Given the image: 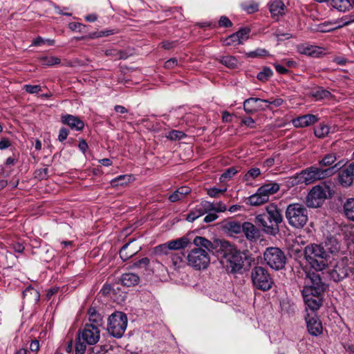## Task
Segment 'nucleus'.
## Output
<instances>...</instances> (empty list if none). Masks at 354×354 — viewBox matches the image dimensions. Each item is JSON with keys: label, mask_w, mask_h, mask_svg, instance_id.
Listing matches in <instances>:
<instances>
[{"label": "nucleus", "mask_w": 354, "mask_h": 354, "mask_svg": "<svg viewBox=\"0 0 354 354\" xmlns=\"http://www.w3.org/2000/svg\"><path fill=\"white\" fill-rule=\"evenodd\" d=\"M241 122L243 124L250 128L254 127V120L250 117L243 118Z\"/></svg>", "instance_id": "nucleus-63"}, {"label": "nucleus", "mask_w": 354, "mask_h": 354, "mask_svg": "<svg viewBox=\"0 0 354 354\" xmlns=\"http://www.w3.org/2000/svg\"><path fill=\"white\" fill-rule=\"evenodd\" d=\"M318 121V118L313 114L304 115L292 120V123L295 127L303 128L313 125Z\"/></svg>", "instance_id": "nucleus-17"}, {"label": "nucleus", "mask_w": 354, "mask_h": 354, "mask_svg": "<svg viewBox=\"0 0 354 354\" xmlns=\"http://www.w3.org/2000/svg\"><path fill=\"white\" fill-rule=\"evenodd\" d=\"M241 7L249 14L254 13L259 10V4L254 1L243 3Z\"/></svg>", "instance_id": "nucleus-39"}, {"label": "nucleus", "mask_w": 354, "mask_h": 354, "mask_svg": "<svg viewBox=\"0 0 354 354\" xmlns=\"http://www.w3.org/2000/svg\"><path fill=\"white\" fill-rule=\"evenodd\" d=\"M249 33L250 29L248 28H243L235 32V34L238 36L237 39H239L241 44L248 39Z\"/></svg>", "instance_id": "nucleus-54"}, {"label": "nucleus", "mask_w": 354, "mask_h": 354, "mask_svg": "<svg viewBox=\"0 0 354 354\" xmlns=\"http://www.w3.org/2000/svg\"><path fill=\"white\" fill-rule=\"evenodd\" d=\"M177 65L178 60L176 58H171L165 63V67L168 69L173 68L174 66Z\"/></svg>", "instance_id": "nucleus-62"}, {"label": "nucleus", "mask_w": 354, "mask_h": 354, "mask_svg": "<svg viewBox=\"0 0 354 354\" xmlns=\"http://www.w3.org/2000/svg\"><path fill=\"white\" fill-rule=\"evenodd\" d=\"M88 320L91 322L90 324H93L97 327L102 325V316L96 311L95 308H90L88 310Z\"/></svg>", "instance_id": "nucleus-31"}, {"label": "nucleus", "mask_w": 354, "mask_h": 354, "mask_svg": "<svg viewBox=\"0 0 354 354\" xmlns=\"http://www.w3.org/2000/svg\"><path fill=\"white\" fill-rule=\"evenodd\" d=\"M263 103H266V105L264 106L265 109H271V106H273L274 107H279L283 103V100L281 98H276L274 100H263Z\"/></svg>", "instance_id": "nucleus-46"}, {"label": "nucleus", "mask_w": 354, "mask_h": 354, "mask_svg": "<svg viewBox=\"0 0 354 354\" xmlns=\"http://www.w3.org/2000/svg\"><path fill=\"white\" fill-rule=\"evenodd\" d=\"M297 48L299 53L312 57H318L322 53L321 48L307 44H299L297 46Z\"/></svg>", "instance_id": "nucleus-19"}, {"label": "nucleus", "mask_w": 354, "mask_h": 354, "mask_svg": "<svg viewBox=\"0 0 354 354\" xmlns=\"http://www.w3.org/2000/svg\"><path fill=\"white\" fill-rule=\"evenodd\" d=\"M207 214V215L203 219L205 223L212 222L218 218L217 214L214 212H209Z\"/></svg>", "instance_id": "nucleus-61"}, {"label": "nucleus", "mask_w": 354, "mask_h": 354, "mask_svg": "<svg viewBox=\"0 0 354 354\" xmlns=\"http://www.w3.org/2000/svg\"><path fill=\"white\" fill-rule=\"evenodd\" d=\"M353 178L354 176L346 167L339 174V183L343 187H348L353 183Z\"/></svg>", "instance_id": "nucleus-28"}, {"label": "nucleus", "mask_w": 354, "mask_h": 354, "mask_svg": "<svg viewBox=\"0 0 354 354\" xmlns=\"http://www.w3.org/2000/svg\"><path fill=\"white\" fill-rule=\"evenodd\" d=\"M105 55L108 57H111L115 59H124V56L121 51L116 49H109L105 51Z\"/></svg>", "instance_id": "nucleus-51"}, {"label": "nucleus", "mask_w": 354, "mask_h": 354, "mask_svg": "<svg viewBox=\"0 0 354 354\" xmlns=\"http://www.w3.org/2000/svg\"><path fill=\"white\" fill-rule=\"evenodd\" d=\"M310 95L315 99V100H321L326 98H329L330 93L324 89L323 88L318 87L313 89L310 91Z\"/></svg>", "instance_id": "nucleus-32"}, {"label": "nucleus", "mask_w": 354, "mask_h": 354, "mask_svg": "<svg viewBox=\"0 0 354 354\" xmlns=\"http://www.w3.org/2000/svg\"><path fill=\"white\" fill-rule=\"evenodd\" d=\"M121 283L127 287L134 286L140 281L138 275L134 273H124L120 277Z\"/></svg>", "instance_id": "nucleus-22"}, {"label": "nucleus", "mask_w": 354, "mask_h": 354, "mask_svg": "<svg viewBox=\"0 0 354 354\" xmlns=\"http://www.w3.org/2000/svg\"><path fill=\"white\" fill-rule=\"evenodd\" d=\"M274 35L278 40H284L289 39L291 35L289 33H282L279 30H277L274 32Z\"/></svg>", "instance_id": "nucleus-58"}, {"label": "nucleus", "mask_w": 354, "mask_h": 354, "mask_svg": "<svg viewBox=\"0 0 354 354\" xmlns=\"http://www.w3.org/2000/svg\"><path fill=\"white\" fill-rule=\"evenodd\" d=\"M209 212H214L215 213L216 212H223L226 211L227 207L226 205L221 202L219 203H210V207H208Z\"/></svg>", "instance_id": "nucleus-47"}, {"label": "nucleus", "mask_w": 354, "mask_h": 354, "mask_svg": "<svg viewBox=\"0 0 354 354\" xmlns=\"http://www.w3.org/2000/svg\"><path fill=\"white\" fill-rule=\"evenodd\" d=\"M226 191V189H218L216 187H212L207 189V194L210 197L216 198L219 196L221 194L224 193Z\"/></svg>", "instance_id": "nucleus-56"}, {"label": "nucleus", "mask_w": 354, "mask_h": 354, "mask_svg": "<svg viewBox=\"0 0 354 354\" xmlns=\"http://www.w3.org/2000/svg\"><path fill=\"white\" fill-rule=\"evenodd\" d=\"M224 258L227 270L235 273L242 270L247 256L245 252H241L233 245H230L225 251Z\"/></svg>", "instance_id": "nucleus-9"}, {"label": "nucleus", "mask_w": 354, "mask_h": 354, "mask_svg": "<svg viewBox=\"0 0 354 354\" xmlns=\"http://www.w3.org/2000/svg\"><path fill=\"white\" fill-rule=\"evenodd\" d=\"M238 36L234 33L230 36L227 37L223 41V44L225 46H236L241 44L239 39H237Z\"/></svg>", "instance_id": "nucleus-49"}, {"label": "nucleus", "mask_w": 354, "mask_h": 354, "mask_svg": "<svg viewBox=\"0 0 354 354\" xmlns=\"http://www.w3.org/2000/svg\"><path fill=\"white\" fill-rule=\"evenodd\" d=\"M127 326V317L124 313L115 312L109 316L107 330L112 336L121 337L126 330Z\"/></svg>", "instance_id": "nucleus-11"}, {"label": "nucleus", "mask_w": 354, "mask_h": 354, "mask_svg": "<svg viewBox=\"0 0 354 354\" xmlns=\"http://www.w3.org/2000/svg\"><path fill=\"white\" fill-rule=\"evenodd\" d=\"M209 207L210 202L207 201H202L200 204L196 205V207L187 215L186 220L189 222H193L198 217L209 212L208 207Z\"/></svg>", "instance_id": "nucleus-15"}, {"label": "nucleus", "mask_w": 354, "mask_h": 354, "mask_svg": "<svg viewBox=\"0 0 354 354\" xmlns=\"http://www.w3.org/2000/svg\"><path fill=\"white\" fill-rule=\"evenodd\" d=\"M185 254L182 252H176L171 256L172 263L176 268H180L186 264Z\"/></svg>", "instance_id": "nucleus-33"}, {"label": "nucleus", "mask_w": 354, "mask_h": 354, "mask_svg": "<svg viewBox=\"0 0 354 354\" xmlns=\"http://www.w3.org/2000/svg\"><path fill=\"white\" fill-rule=\"evenodd\" d=\"M270 12L273 18H278L285 13L286 6L281 0H274L270 3Z\"/></svg>", "instance_id": "nucleus-20"}, {"label": "nucleus", "mask_w": 354, "mask_h": 354, "mask_svg": "<svg viewBox=\"0 0 354 354\" xmlns=\"http://www.w3.org/2000/svg\"><path fill=\"white\" fill-rule=\"evenodd\" d=\"M251 279L253 286L263 291L271 289L274 283L268 270L261 266H255L252 269Z\"/></svg>", "instance_id": "nucleus-10"}, {"label": "nucleus", "mask_w": 354, "mask_h": 354, "mask_svg": "<svg viewBox=\"0 0 354 354\" xmlns=\"http://www.w3.org/2000/svg\"><path fill=\"white\" fill-rule=\"evenodd\" d=\"M306 322L308 330L310 335L317 336L322 333V324L315 314H308L306 317Z\"/></svg>", "instance_id": "nucleus-14"}, {"label": "nucleus", "mask_w": 354, "mask_h": 354, "mask_svg": "<svg viewBox=\"0 0 354 354\" xmlns=\"http://www.w3.org/2000/svg\"><path fill=\"white\" fill-rule=\"evenodd\" d=\"M191 192V189L189 187L183 186L178 189H177L174 192H173L169 196V200L171 202H176L182 200L185 198L186 195L189 194Z\"/></svg>", "instance_id": "nucleus-26"}, {"label": "nucleus", "mask_w": 354, "mask_h": 354, "mask_svg": "<svg viewBox=\"0 0 354 354\" xmlns=\"http://www.w3.org/2000/svg\"><path fill=\"white\" fill-rule=\"evenodd\" d=\"M68 135V131L66 128H61L59 132L58 140L60 142L64 141Z\"/></svg>", "instance_id": "nucleus-60"}, {"label": "nucleus", "mask_w": 354, "mask_h": 354, "mask_svg": "<svg viewBox=\"0 0 354 354\" xmlns=\"http://www.w3.org/2000/svg\"><path fill=\"white\" fill-rule=\"evenodd\" d=\"M149 263V259L147 257L142 258L134 263L136 267H141L142 266H147Z\"/></svg>", "instance_id": "nucleus-64"}, {"label": "nucleus", "mask_w": 354, "mask_h": 354, "mask_svg": "<svg viewBox=\"0 0 354 354\" xmlns=\"http://www.w3.org/2000/svg\"><path fill=\"white\" fill-rule=\"evenodd\" d=\"M220 62L222 64L231 68H235L238 64L237 59L234 57L230 55L222 57Z\"/></svg>", "instance_id": "nucleus-38"}, {"label": "nucleus", "mask_w": 354, "mask_h": 354, "mask_svg": "<svg viewBox=\"0 0 354 354\" xmlns=\"http://www.w3.org/2000/svg\"><path fill=\"white\" fill-rule=\"evenodd\" d=\"M11 146V141L7 138H1L0 139V150H4Z\"/></svg>", "instance_id": "nucleus-57"}, {"label": "nucleus", "mask_w": 354, "mask_h": 354, "mask_svg": "<svg viewBox=\"0 0 354 354\" xmlns=\"http://www.w3.org/2000/svg\"><path fill=\"white\" fill-rule=\"evenodd\" d=\"M272 75V71L268 67H265L261 72L257 74V77L259 80L265 82L268 80Z\"/></svg>", "instance_id": "nucleus-43"}, {"label": "nucleus", "mask_w": 354, "mask_h": 354, "mask_svg": "<svg viewBox=\"0 0 354 354\" xmlns=\"http://www.w3.org/2000/svg\"><path fill=\"white\" fill-rule=\"evenodd\" d=\"M285 214L288 224L295 228H302L308 221V211L305 205L301 203L288 205Z\"/></svg>", "instance_id": "nucleus-7"}, {"label": "nucleus", "mask_w": 354, "mask_h": 354, "mask_svg": "<svg viewBox=\"0 0 354 354\" xmlns=\"http://www.w3.org/2000/svg\"><path fill=\"white\" fill-rule=\"evenodd\" d=\"M41 63L44 66H53L59 64L60 63V59L54 56L43 57L41 59Z\"/></svg>", "instance_id": "nucleus-42"}, {"label": "nucleus", "mask_w": 354, "mask_h": 354, "mask_svg": "<svg viewBox=\"0 0 354 354\" xmlns=\"http://www.w3.org/2000/svg\"><path fill=\"white\" fill-rule=\"evenodd\" d=\"M192 248L186 257L187 265L195 270H202L207 268L210 263L209 253L213 249L212 243L202 236H196Z\"/></svg>", "instance_id": "nucleus-2"}, {"label": "nucleus", "mask_w": 354, "mask_h": 354, "mask_svg": "<svg viewBox=\"0 0 354 354\" xmlns=\"http://www.w3.org/2000/svg\"><path fill=\"white\" fill-rule=\"evenodd\" d=\"M218 24L222 27H230L232 25L230 20L225 16H223L220 18Z\"/></svg>", "instance_id": "nucleus-59"}, {"label": "nucleus", "mask_w": 354, "mask_h": 354, "mask_svg": "<svg viewBox=\"0 0 354 354\" xmlns=\"http://www.w3.org/2000/svg\"><path fill=\"white\" fill-rule=\"evenodd\" d=\"M245 55L247 57H263L269 56V53L264 48H257L253 51L247 53Z\"/></svg>", "instance_id": "nucleus-41"}, {"label": "nucleus", "mask_w": 354, "mask_h": 354, "mask_svg": "<svg viewBox=\"0 0 354 354\" xmlns=\"http://www.w3.org/2000/svg\"><path fill=\"white\" fill-rule=\"evenodd\" d=\"M262 103H263V100L262 99L254 97L248 98L243 102L244 111L246 113H252L259 110H265V107Z\"/></svg>", "instance_id": "nucleus-16"}, {"label": "nucleus", "mask_w": 354, "mask_h": 354, "mask_svg": "<svg viewBox=\"0 0 354 354\" xmlns=\"http://www.w3.org/2000/svg\"><path fill=\"white\" fill-rule=\"evenodd\" d=\"M327 246V250L331 254L337 252L339 249V245L338 242L333 239H328L326 243Z\"/></svg>", "instance_id": "nucleus-48"}, {"label": "nucleus", "mask_w": 354, "mask_h": 354, "mask_svg": "<svg viewBox=\"0 0 354 354\" xmlns=\"http://www.w3.org/2000/svg\"><path fill=\"white\" fill-rule=\"evenodd\" d=\"M133 241L124 244L120 250V257L123 261H127L138 252L136 248H131Z\"/></svg>", "instance_id": "nucleus-27"}, {"label": "nucleus", "mask_w": 354, "mask_h": 354, "mask_svg": "<svg viewBox=\"0 0 354 354\" xmlns=\"http://www.w3.org/2000/svg\"><path fill=\"white\" fill-rule=\"evenodd\" d=\"M268 202V198L262 193H259V189L257 192L247 198V203L252 206H259Z\"/></svg>", "instance_id": "nucleus-23"}, {"label": "nucleus", "mask_w": 354, "mask_h": 354, "mask_svg": "<svg viewBox=\"0 0 354 354\" xmlns=\"http://www.w3.org/2000/svg\"><path fill=\"white\" fill-rule=\"evenodd\" d=\"M330 132V127L321 123L319 124L314 131L315 135L319 138H323L326 137Z\"/></svg>", "instance_id": "nucleus-35"}, {"label": "nucleus", "mask_w": 354, "mask_h": 354, "mask_svg": "<svg viewBox=\"0 0 354 354\" xmlns=\"http://www.w3.org/2000/svg\"><path fill=\"white\" fill-rule=\"evenodd\" d=\"M259 193L264 194L269 201V196L277 193L279 190V185L276 183H270L265 184L259 188Z\"/></svg>", "instance_id": "nucleus-25"}, {"label": "nucleus", "mask_w": 354, "mask_h": 354, "mask_svg": "<svg viewBox=\"0 0 354 354\" xmlns=\"http://www.w3.org/2000/svg\"><path fill=\"white\" fill-rule=\"evenodd\" d=\"M243 225L237 221H229L225 225V229L230 234H238L242 231Z\"/></svg>", "instance_id": "nucleus-34"}, {"label": "nucleus", "mask_w": 354, "mask_h": 354, "mask_svg": "<svg viewBox=\"0 0 354 354\" xmlns=\"http://www.w3.org/2000/svg\"><path fill=\"white\" fill-rule=\"evenodd\" d=\"M185 137V134L180 131L173 130L168 133L167 138L171 140H180Z\"/></svg>", "instance_id": "nucleus-52"}, {"label": "nucleus", "mask_w": 354, "mask_h": 354, "mask_svg": "<svg viewBox=\"0 0 354 354\" xmlns=\"http://www.w3.org/2000/svg\"><path fill=\"white\" fill-rule=\"evenodd\" d=\"M328 273L330 279L334 281H341L349 273H354V257H344L337 261Z\"/></svg>", "instance_id": "nucleus-8"}, {"label": "nucleus", "mask_w": 354, "mask_h": 354, "mask_svg": "<svg viewBox=\"0 0 354 354\" xmlns=\"http://www.w3.org/2000/svg\"><path fill=\"white\" fill-rule=\"evenodd\" d=\"M61 121L63 124L76 131L82 130L84 126V122L79 118L70 114L62 115Z\"/></svg>", "instance_id": "nucleus-18"}, {"label": "nucleus", "mask_w": 354, "mask_h": 354, "mask_svg": "<svg viewBox=\"0 0 354 354\" xmlns=\"http://www.w3.org/2000/svg\"><path fill=\"white\" fill-rule=\"evenodd\" d=\"M55 44V40L49 39H44L41 37H38L35 39L33 40L32 45V46H42L47 44L48 46H53Z\"/></svg>", "instance_id": "nucleus-50"}, {"label": "nucleus", "mask_w": 354, "mask_h": 354, "mask_svg": "<svg viewBox=\"0 0 354 354\" xmlns=\"http://www.w3.org/2000/svg\"><path fill=\"white\" fill-rule=\"evenodd\" d=\"M337 160V157L335 153L326 154L323 158L319 161L321 167L331 166Z\"/></svg>", "instance_id": "nucleus-37"}, {"label": "nucleus", "mask_w": 354, "mask_h": 354, "mask_svg": "<svg viewBox=\"0 0 354 354\" xmlns=\"http://www.w3.org/2000/svg\"><path fill=\"white\" fill-rule=\"evenodd\" d=\"M344 212L348 220L354 221V198H348L345 202Z\"/></svg>", "instance_id": "nucleus-30"}, {"label": "nucleus", "mask_w": 354, "mask_h": 354, "mask_svg": "<svg viewBox=\"0 0 354 354\" xmlns=\"http://www.w3.org/2000/svg\"><path fill=\"white\" fill-rule=\"evenodd\" d=\"M346 163V162L344 160H341L333 166L327 169L319 168L314 166L310 167L302 170L300 173L297 174L294 176H292L290 178V183L292 185L303 183L306 185L313 183L316 180L332 176L344 167Z\"/></svg>", "instance_id": "nucleus-3"}, {"label": "nucleus", "mask_w": 354, "mask_h": 354, "mask_svg": "<svg viewBox=\"0 0 354 354\" xmlns=\"http://www.w3.org/2000/svg\"><path fill=\"white\" fill-rule=\"evenodd\" d=\"M168 243L171 250H179L187 248L190 243V241L187 237L183 236L175 240H171L169 241Z\"/></svg>", "instance_id": "nucleus-24"}, {"label": "nucleus", "mask_w": 354, "mask_h": 354, "mask_svg": "<svg viewBox=\"0 0 354 354\" xmlns=\"http://www.w3.org/2000/svg\"><path fill=\"white\" fill-rule=\"evenodd\" d=\"M24 89L28 93L35 94L41 91V87L39 85L26 84L24 86Z\"/></svg>", "instance_id": "nucleus-55"}, {"label": "nucleus", "mask_w": 354, "mask_h": 354, "mask_svg": "<svg viewBox=\"0 0 354 354\" xmlns=\"http://www.w3.org/2000/svg\"><path fill=\"white\" fill-rule=\"evenodd\" d=\"M236 173L237 170L234 167H230L221 174L220 181L225 182L233 177Z\"/></svg>", "instance_id": "nucleus-45"}, {"label": "nucleus", "mask_w": 354, "mask_h": 354, "mask_svg": "<svg viewBox=\"0 0 354 354\" xmlns=\"http://www.w3.org/2000/svg\"><path fill=\"white\" fill-rule=\"evenodd\" d=\"M304 255L310 267L316 271L323 270L328 263V254L322 246L311 244L305 248Z\"/></svg>", "instance_id": "nucleus-6"}, {"label": "nucleus", "mask_w": 354, "mask_h": 354, "mask_svg": "<svg viewBox=\"0 0 354 354\" xmlns=\"http://www.w3.org/2000/svg\"><path fill=\"white\" fill-rule=\"evenodd\" d=\"M324 290V285L319 274L313 271L306 272L302 295L307 308L313 312L321 306V295Z\"/></svg>", "instance_id": "nucleus-1"}, {"label": "nucleus", "mask_w": 354, "mask_h": 354, "mask_svg": "<svg viewBox=\"0 0 354 354\" xmlns=\"http://www.w3.org/2000/svg\"><path fill=\"white\" fill-rule=\"evenodd\" d=\"M283 221L280 209L277 205L270 204L266 207V212L256 216V223L263 227L265 232L274 235L279 231V224Z\"/></svg>", "instance_id": "nucleus-4"}, {"label": "nucleus", "mask_w": 354, "mask_h": 354, "mask_svg": "<svg viewBox=\"0 0 354 354\" xmlns=\"http://www.w3.org/2000/svg\"><path fill=\"white\" fill-rule=\"evenodd\" d=\"M169 250H171L169 248L168 242L160 244L155 248V253L158 255L167 254Z\"/></svg>", "instance_id": "nucleus-53"}, {"label": "nucleus", "mask_w": 354, "mask_h": 354, "mask_svg": "<svg viewBox=\"0 0 354 354\" xmlns=\"http://www.w3.org/2000/svg\"><path fill=\"white\" fill-rule=\"evenodd\" d=\"M328 187L317 185L314 187L306 196V205L308 207L316 208L320 207L327 198Z\"/></svg>", "instance_id": "nucleus-13"}, {"label": "nucleus", "mask_w": 354, "mask_h": 354, "mask_svg": "<svg viewBox=\"0 0 354 354\" xmlns=\"http://www.w3.org/2000/svg\"><path fill=\"white\" fill-rule=\"evenodd\" d=\"M99 327L93 324H86L78 333L75 344V354H84L87 345L95 344L100 339Z\"/></svg>", "instance_id": "nucleus-5"}, {"label": "nucleus", "mask_w": 354, "mask_h": 354, "mask_svg": "<svg viewBox=\"0 0 354 354\" xmlns=\"http://www.w3.org/2000/svg\"><path fill=\"white\" fill-rule=\"evenodd\" d=\"M242 231L244 232L246 238L248 240H257L259 237V230L251 223L245 222L243 223Z\"/></svg>", "instance_id": "nucleus-21"}, {"label": "nucleus", "mask_w": 354, "mask_h": 354, "mask_svg": "<svg viewBox=\"0 0 354 354\" xmlns=\"http://www.w3.org/2000/svg\"><path fill=\"white\" fill-rule=\"evenodd\" d=\"M329 2L331 6L340 12L348 10L352 5L349 0H329Z\"/></svg>", "instance_id": "nucleus-29"}, {"label": "nucleus", "mask_w": 354, "mask_h": 354, "mask_svg": "<svg viewBox=\"0 0 354 354\" xmlns=\"http://www.w3.org/2000/svg\"><path fill=\"white\" fill-rule=\"evenodd\" d=\"M260 174L261 170L259 168H252L245 174L243 180L245 181L250 182L257 178Z\"/></svg>", "instance_id": "nucleus-40"}, {"label": "nucleus", "mask_w": 354, "mask_h": 354, "mask_svg": "<svg viewBox=\"0 0 354 354\" xmlns=\"http://www.w3.org/2000/svg\"><path fill=\"white\" fill-rule=\"evenodd\" d=\"M352 22H354V15H346L342 17L339 21L336 22L337 26L335 28H342L350 24Z\"/></svg>", "instance_id": "nucleus-44"}, {"label": "nucleus", "mask_w": 354, "mask_h": 354, "mask_svg": "<svg viewBox=\"0 0 354 354\" xmlns=\"http://www.w3.org/2000/svg\"><path fill=\"white\" fill-rule=\"evenodd\" d=\"M131 180L129 175H120L111 181L112 186L124 185L129 183Z\"/></svg>", "instance_id": "nucleus-36"}, {"label": "nucleus", "mask_w": 354, "mask_h": 354, "mask_svg": "<svg viewBox=\"0 0 354 354\" xmlns=\"http://www.w3.org/2000/svg\"><path fill=\"white\" fill-rule=\"evenodd\" d=\"M263 257L267 265L276 270H281L286 263V255L279 248H267L263 253Z\"/></svg>", "instance_id": "nucleus-12"}]
</instances>
